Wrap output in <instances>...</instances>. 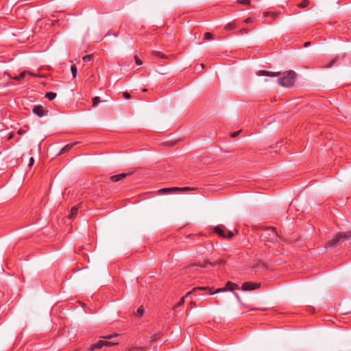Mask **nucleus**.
Masks as SVG:
<instances>
[{"mask_svg": "<svg viewBox=\"0 0 351 351\" xmlns=\"http://www.w3.org/2000/svg\"><path fill=\"white\" fill-rule=\"evenodd\" d=\"M176 143L174 141H166V142H164L163 143V145H168V146H172L175 144Z\"/></svg>", "mask_w": 351, "mask_h": 351, "instance_id": "31", "label": "nucleus"}, {"mask_svg": "<svg viewBox=\"0 0 351 351\" xmlns=\"http://www.w3.org/2000/svg\"><path fill=\"white\" fill-rule=\"evenodd\" d=\"M32 112L34 114H36L39 117H43L48 114V110H45L42 106L40 105H36L32 108Z\"/></svg>", "mask_w": 351, "mask_h": 351, "instance_id": "11", "label": "nucleus"}, {"mask_svg": "<svg viewBox=\"0 0 351 351\" xmlns=\"http://www.w3.org/2000/svg\"><path fill=\"white\" fill-rule=\"evenodd\" d=\"M26 75H29L31 77H37L38 76L37 74L33 73L32 72L23 71V72L21 73V74L19 75L20 79L21 80V79L24 78Z\"/></svg>", "mask_w": 351, "mask_h": 351, "instance_id": "16", "label": "nucleus"}, {"mask_svg": "<svg viewBox=\"0 0 351 351\" xmlns=\"http://www.w3.org/2000/svg\"><path fill=\"white\" fill-rule=\"evenodd\" d=\"M191 189L189 187H183V188H178V187H172V188H162L158 191V194L160 195H165L168 194L169 193L175 192V191H189Z\"/></svg>", "mask_w": 351, "mask_h": 351, "instance_id": "9", "label": "nucleus"}, {"mask_svg": "<svg viewBox=\"0 0 351 351\" xmlns=\"http://www.w3.org/2000/svg\"><path fill=\"white\" fill-rule=\"evenodd\" d=\"M117 335H106L102 337L104 339L98 341L97 343L91 344L89 347L90 351H93L96 349H99L103 346H112L116 345L117 343L108 341V339L117 337Z\"/></svg>", "mask_w": 351, "mask_h": 351, "instance_id": "3", "label": "nucleus"}, {"mask_svg": "<svg viewBox=\"0 0 351 351\" xmlns=\"http://www.w3.org/2000/svg\"><path fill=\"white\" fill-rule=\"evenodd\" d=\"M235 23H227L225 27H224V29L226 30H230V29H232L235 27Z\"/></svg>", "mask_w": 351, "mask_h": 351, "instance_id": "19", "label": "nucleus"}, {"mask_svg": "<svg viewBox=\"0 0 351 351\" xmlns=\"http://www.w3.org/2000/svg\"><path fill=\"white\" fill-rule=\"evenodd\" d=\"M258 75H266L269 77H275L278 75V73H273L270 71H261L258 73Z\"/></svg>", "mask_w": 351, "mask_h": 351, "instance_id": "15", "label": "nucleus"}, {"mask_svg": "<svg viewBox=\"0 0 351 351\" xmlns=\"http://www.w3.org/2000/svg\"><path fill=\"white\" fill-rule=\"evenodd\" d=\"M134 59H135V61H136V64L137 65H141L143 64V62L138 58L137 56H134Z\"/></svg>", "mask_w": 351, "mask_h": 351, "instance_id": "29", "label": "nucleus"}, {"mask_svg": "<svg viewBox=\"0 0 351 351\" xmlns=\"http://www.w3.org/2000/svg\"><path fill=\"white\" fill-rule=\"evenodd\" d=\"M77 212H78V208L77 206L73 207L71 208V213L69 215V218L70 219L74 218L77 215Z\"/></svg>", "mask_w": 351, "mask_h": 351, "instance_id": "17", "label": "nucleus"}, {"mask_svg": "<svg viewBox=\"0 0 351 351\" xmlns=\"http://www.w3.org/2000/svg\"><path fill=\"white\" fill-rule=\"evenodd\" d=\"M84 62H89L92 60V56L91 55H86L82 58Z\"/></svg>", "mask_w": 351, "mask_h": 351, "instance_id": "27", "label": "nucleus"}, {"mask_svg": "<svg viewBox=\"0 0 351 351\" xmlns=\"http://www.w3.org/2000/svg\"><path fill=\"white\" fill-rule=\"evenodd\" d=\"M45 97L47 98L49 100L51 101L56 97V93L53 92H47Z\"/></svg>", "mask_w": 351, "mask_h": 351, "instance_id": "18", "label": "nucleus"}, {"mask_svg": "<svg viewBox=\"0 0 351 351\" xmlns=\"http://www.w3.org/2000/svg\"><path fill=\"white\" fill-rule=\"evenodd\" d=\"M202 290H211L210 288L208 287H197L193 288L191 291H189L186 293L184 296L181 298L180 301L175 305L174 308H178L181 306L184 303V299L185 298L188 297L189 295L191 294L196 295L197 291H202Z\"/></svg>", "mask_w": 351, "mask_h": 351, "instance_id": "6", "label": "nucleus"}, {"mask_svg": "<svg viewBox=\"0 0 351 351\" xmlns=\"http://www.w3.org/2000/svg\"><path fill=\"white\" fill-rule=\"evenodd\" d=\"M144 313V309L143 308L142 306L139 307L136 311V316H138V317H141L143 315V314Z\"/></svg>", "mask_w": 351, "mask_h": 351, "instance_id": "23", "label": "nucleus"}, {"mask_svg": "<svg viewBox=\"0 0 351 351\" xmlns=\"http://www.w3.org/2000/svg\"><path fill=\"white\" fill-rule=\"evenodd\" d=\"M261 287V283L253 282H245L241 286L243 291H252L258 289Z\"/></svg>", "mask_w": 351, "mask_h": 351, "instance_id": "10", "label": "nucleus"}, {"mask_svg": "<svg viewBox=\"0 0 351 351\" xmlns=\"http://www.w3.org/2000/svg\"><path fill=\"white\" fill-rule=\"evenodd\" d=\"M132 173H121L118 175L112 176L110 178V180L114 182H118L123 178H125L127 176L130 175Z\"/></svg>", "mask_w": 351, "mask_h": 351, "instance_id": "12", "label": "nucleus"}, {"mask_svg": "<svg viewBox=\"0 0 351 351\" xmlns=\"http://www.w3.org/2000/svg\"><path fill=\"white\" fill-rule=\"evenodd\" d=\"M234 294L236 295V296H237L238 298H239V295H238L237 293H234Z\"/></svg>", "mask_w": 351, "mask_h": 351, "instance_id": "43", "label": "nucleus"}, {"mask_svg": "<svg viewBox=\"0 0 351 351\" xmlns=\"http://www.w3.org/2000/svg\"><path fill=\"white\" fill-rule=\"evenodd\" d=\"M160 337V333H156V334H154L153 335L151 336V341H156L158 339H159Z\"/></svg>", "mask_w": 351, "mask_h": 351, "instance_id": "25", "label": "nucleus"}, {"mask_svg": "<svg viewBox=\"0 0 351 351\" xmlns=\"http://www.w3.org/2000/svg\"><path fill=\"white\" fill-rule=\"evenodd\" d=\"M78 143H70L65 145L64 147H62L58 152V154H65L66 152H69L70 151H72L73 147L76 145Z\"/></svg>", "mask_w": 351, "mask_h": 351, "instance_id": "14", "label": "nucleus"}, {"mask_svg": "<svg viewBox=\"0 0 351 351\" xmlns=\"http://www.w3.org/2000/svg\"><path fill=\"white\" fill-rule=\"evenodd\" d=\"M225 261L223 260H217L214 262H210V261H206L204 264L199 265L200 267L204 268L207 265H211V266H216V265H224Z\"/></svg>", "mask_w": 351, "mask_h": 351, "instance_id": "13", "label": "nucleus"}, {"mask_svg": "<svg viewBox=\"0 0 351 351\" xmlns=\"http://www.w3.org/2000/svg\"><path fill=\"white\" fill-rule=\"evenodd\" d=\"M117 335H106L102 337L104 339L98 341L97 343L91 344L89 347L90 351H93L96 349H99L103 346H112L116 345L117 343L108 341V339L117 337Z\"/></svg>", "mask_w": 351, "mask_h": 351, "instance_id": "4", "label": "nucleus"}, {"mask_svg": "<svg viewBox=\"0 0 351 351\" xmlns=\"http://www.w3.org/2000/svg\"><path fill=\"white\" fill-rule=\"evenodd\" d=\"M34 158L33 157L29 158V162L28 164V167L31 168L32 166L34 165Z\"/></svg>", "mask_w": 351, "mask_h": 351, "instance_id": "30", "label": "nucleus"}, {"mask_svg": "<svg viewBox=\"0 0 351 351\" xmlns=\"http://www.w3.org/2000/svg\"><path fill=\"white\" fill-rule=\"evenodd\" d=\"M311 45V43L310 42H306L304 44V47H307L308 46Z\"/></svg>", "mask_w": 351, "mask_h": 351, "instance_id": "38", "label": "nucleus"}, {"mask_svg": "<svg viewBox=\"0 0 351 351\" xmlns=\"http://www.w3.org/2000/svg\"><path fill=\"white\" fill-rule=\"evenodd\" d=\"M153 54L157 57H160V58H166V56L162 54L160 51H153Z\"/></svg>", "mask_w": 351, "mask_h": 351, "instance_id": "24", "label": "nucleus"}, {"mask_svg": "<svg viewBox=\"0 0 351 351\" xmlns=\"http://www.w3.org/2000/svg\"><path fill=\"white\" fill-rule=\"evenodd\" d=\"M308 4H309L308 0H303L302 2H300L298 4V7L304 8L307 7Z\"/></svg>", "mask_w": 351, "mask_h": 351, "instance_id": "21", "label": "nucleus"}, {"mask_svg": "<svg viewBox=\"0 0 351 351\" xmlns=\"http://www.w3.org/2000/svg\"><path fill=\"white\" fill-rule=\"evenodd\" d=\"M213 232L225 239H230L234 236L233 232L227 230L223 225L215 226L213 228Z\"/></svg>", "mask_w": 351, "mask_h": 351, "instance_id": "5", "label": "nucleus"}, {"mask_svg": "<svg viewBox=\"0 0 351 351\" xmlns=\"http://www.w3.org/2000/svg\"><path fill=\"white\" fill-rule=\"evenodd\" d=\"M351 238V231L346 232H339L332 239L327 241L325 244L326 248H333L339 245L342 242L349 240Z\"/></svg>", "mask_w": 351, "mask_h": 351, "instance_id": "1", "label": "nucleus"}, {"mask_svg": "<svg viewBox=\"0 0 351 351\" xmlns=\"http://www.w3.org/2000/svg\"><path fill=\"white\" fill-rule=\"evenodd\" d=\"M278 12H273L271 14V16L273 19H275L278 16Z\"/></svg>", "mask_w": 351, "mask_h": 351, "instance_id": "36", "label": "nucleus"}, {"mask_svg": "<svg viewBox=\"0 0 351 351\" xmlns=\"http://www.w3.org/2000/svg\"><path fill=\"white\" fill-rule=\"evenodd\" d=\"M337 61V58L333 59L328 65H327V67H331L335 62Z\"/></svg>", "mask_w": 351, "mask_h": 351, "instance_id": "35", "label": "nucleus"}, {"mask_svg": "<svg viewBox=\"0 0 351 351\" xmlns=\"http://www.w3.org/2000/svg\"><path fill=\"white\" fill-rule=\"evenodd\" d=\"M136 349L134 348H130L128 351H136Z\"/></svg>", "mask_w": 351, "mask_h": 351, "instance_id": "41", "label": "nucleus"}, {"mask_svg": "<svg viewBox=\"0 0 351 351\" xmlns=\"http://www.w3.org/2000/svg\"><path fill=\"white\" fill-rule=\"evenodd\" d=\"M239 289V287L237 284H235L232 282L228 281L226 283L225 287L217 289L215 291H210L209 293L210 295H213L215 293H220V292L225 291H234V289Z\"/></svg>", "mask_w": 351, "mask_h": 351, "instance_id": "8", "label": "nucleus"}, {"mask_svg": "<svg viewBox=\"0 0 351 351\" xmlns=\"http://www.w3.org/2000/svg\"><path fill=\"white\" fill-rule=\"evenodd\" d=\"M123 97H124V98H125V99H130V98L131 97V96H130V93H128V92H124V93H123Z\"/></svg>", "mask_w": 351, "mask_h": 351, "instance_id": "33", "label": "nucleus"}, {"mask_svg": "<svg viewBox=\"0 0 351 351\" xmlns=\"http://www.w3.org/2000/svg\"><path fill=\"white\" fill-rule=\"evenodd\" d=\"M197 265H191L190 267H191V268H192V267H197Z\"/></svg>", "mask_w": 351, "mask_h": 351, "instance_id": "42", "label": "nucleus"}, {"mask_svg": "<svg viewBox=\"0 0 351 351\" xmlns=\"http://www.w3.org/2000/svg\"><path fill=\"white\" fill-rule=\"evenodd\" d=\"M238 3L244 4V5H248L250 3V0H238Z\"/></svg>", "mask_w": 351, "mask_h": 351, "instance_id": "28", "label": "nucleus"}, {"mask_svg": "<svg viewBox=\"0 0 351 351\" xmlns=\"http://www.w3.org/2000/svg\"><path fill=\"white\" fill-rule=\"evenodd\" d=\"M71 73H72V75L73 77H75L76 75H77V67L75 65H72L71 67Z\"/></svg>", "mask_w": 351, "mask_h": 351, "instance_id": "22", "label": "nucleus"}, {"mask_svg": "<svg viewBox=\"0 0 351 351\" xmlns=\"http://www.w3.org/2000/svg\"><path fill=\"white\" fill-rule=\"evenodd\" d=\"M241 132V130H239V131H237V132H232L230 134V136H231L232 138H234V137L237 136Z\"/></svg>", "mask_w": 351, "mask_h": 351, "instance_id": "32", "label": "nucleus"}, {"mask_svg": "<svg viewBox=\"0 0 351 351\" xmlns=\"http://www.w3.org/2000/svg\"><path fill=\"white\" fill-rule=\"evenodd\" d=\"M252 21H253V19H252V18H250V17L247 18V19L244 21V22H245V23H251V22H252Z\"/></svg>", "mask_w": 351, "mask_h": 351, "instance_id": "37", "label": "nucleus"}, {"mask_svg": "<svg viewBox=\"0 0 351 351\" xmlns=\"http://www.w3.org/2000/svg\"><path fill=\"white\" fill-rule=\"evenodd\" d=\"M263 15H264V16H269V15H271V14H270L269 12H265L263 13Z\"/></svg>", "mask_w": 351, "mask_h": 351, "instance_id": "39", "label": "nucleus"}, {"mask_svg": "<svg viewBox=\"0 0 351 351\" xmlns=\"http://www.w3.org/2000/svg\"><path fill=\"white\" fill-rule=\"evenodd\" d=\"M101 102V101L100 100V98L99 97H95L93 99V107H96L97 106V105Z\"/></svg>", "mask_w": 351, "mask_h": 351, "instance_id": "20", "label": "nucleus"}, {"mask_svg": "<svg viewBox=\"0 0 351 351\" xmlns=\"http://www.w3.org/2000/svg\"><path fill=\"white\" fill-rule=\"evenodd\" d=\"M239 33H240L241 34H247V33H248V30H247V29H246V28H243V29H241L239 31Z\"/></svg>", "mask_w": 351, "mask_h": 351, "instance_id": "34", "label": "nucleus"}, {"mask_svg": "<svg viewBox=\"0 0 351 351\" xmlns=\"http://www.w3.org/2000/svg\"><path fill=\"white\" fill-rule=\"evenodd\" d=\"M261 237L268 239L270 241H273L277 239L278 235L275 228L267 227L264 229Z\"/></svg>", "mask_w": 351, "mask_h": 351, "instance_id": "7", "label": "nucleus"}, {"mask_svg": "<svg viewBox=\"0 0 351 351\" xmlns=\"http://www.w3.org/2000/svg\"><path fill=\"white\" fill-rule=\"evenodd\" d=\"M278 84L285 87L292 86L295 81V73L293 71H286L283 73V76L278 80Z\"/></svg>", "mask_w": 351, "mask_h": 351, "instance_id": "2", "label": "nucleus"}, {"mask_svg": "<svg viewBox=\"0 0 351 351\" xmlns=\"http://www.w3.org/2000/svg\"><path fill=\"white\" fill-rule=\"evenodd\" d=\"M14 79L16 80H21L20 77H19V76H15L14 77Z\"/></svg>", "mask_w": 351, "mask_h": 351, "instance_id": "40", "label": "nucleus"}, {"mask_svg": "<svg viewBox=\"0 0 351 351\" xmlns=\"http://www.w3.org/2000/svg\"><path fill=\"white\" fill-rule=\"evenodd\" d=\"M204 38L206 40H211L213 38V35L210 32H206L204 35Z\"/></svg>", "mask_w": 351, "mask_h": 351, "instance_id": "26", "label": "nucleus"}]
</instances>
